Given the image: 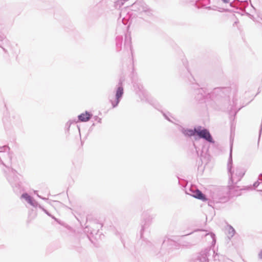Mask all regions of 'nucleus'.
<instances>
[{
	"label": "nucleus",
	"mask_w": 262,
	"mask_h": 262,
	"mask_svg": "<svg viewBox=\"0 0 262 262\" xmlns=\"http://www.w3.org/2000/svg\"><path fill=\"white\" fill-rule=\"evenodd\" d=\"M196 131H198V129H194V130H192V129L186 130L185 131V134L188 136H194L195 133H196Z\"/></svg>",
	"instance_id": "nucleus-5"
},
{
	"label": "nucleus",
	"mask_w": 262,
	"mask_h": 262,
	"mask_svg": "<svg viewBox=\"0 0 262 262\" xmlns=\"http://www.w3.org/2000/svg\"><path fill=\"white\" fill-rule=\"evenodd\" d=\"M123 94V88L119 87L117 91V92H116V98L114 102H112L113 107H114L118 105V104L119 102V99L122 97Z\"/></svg>",
	"instance_id": "nucleus-2"
},
{
	"label": "nucleus",
	"mask_w": 262,
	"mask_h": 262,
	"mask_svg": "<svg viewBox=\"0 0 262 262\" xmlns=\"http://www.w3.org/2000/svg\"><path fill=\"white\" fill-rule=\"evenodd\" d=\"M91 117L92 114L88 112H85L78 116V119L81 122H86L90 119Z\"/></svg>",
	"instance_id": "nucleus-4"
},
{
	"label": "nucleus",
	"mask_w": 262,
	"mask_h": 262,
	"mask_svg": "<svg viewBox=\"0 0 262 262\" xmlns=\"http://www.w3.org/2000/svg\"><path fill=\"white\" fill-rule=\"evenodd\" d=\"M196 134L200 138H204L209 142L212 141V137L207 129L201 130L198 129V131H196Z\"/></svg>",
	"instance_id": "nucleus-1"
},
{
	"label": "nucleus",
	"mask_w": 262,
	"mask_h": 262,
	"mask_svg": "<svg viewBox=\"0 0 262 262\" xmlns=\"http://www.w3.org/2000/svg\"><path fill=\"white\" fill-rule=\"evenodd\" d=\"M21 197L24 198L26 200V201L31 203V198L30 197V196H29L28 194L27 193H25V194H23L22 195H21Z\"/></svg>",
	"instance_id": "nucleus-6"
},
{
	"label": "nucleus",
	"mask_w": 262,
	"mask_h": 262,
	"mask_svg": "<svg viewBox=\"0 0 262 262\" xmlns=\"http://www.w3.org/2000/svg\"><path fill=\"white\" fill-rule=\"evenodd\" d=\"M261 256L262 257V254H261Z\"/></svg>",
	"instance_id": "nucleus-9"
},
{
	"label": "nucleus",
	"mask_w": 262,
	"mask_h": 262,
	"mask_svg": "<svg viewBox=\"0 0 262 262\" xmlns=\"http://www.w3.org/2000/svg\"><path fill=\"white\" fill-rule=\"evenodd\" d=\"M229 230H231L232 232H234V230L231 227L229 228Z\"/></svg>",
	"instance_id": "nucleus-7"
},
{
	"label": "nucleus",
	"mask_w": 262,
	"mask_h": 262,
	"mask_svg": "<svg viewBox=\"0 0 262 262\" xmlns=\"http://www.w3.org/2000/svg\"><path fill=\"white\" fill-rule=\"evenodd\" d=\"M192 196L196 199L202 200L203 201H206L207 200V198L205 197V195H204L202 192L197 189L193 192V194Z\"/></svg>",
	"instance_id": "nucleus-3"
},
{
	"label": "nucleus",
	"mask_w": 262,
	"mask_h": 262,
	"mask_svg": "<svg viewBox=\"0 0 262 262\" xmlns=\"http://www.w3.org/2000/svg\"><path fill=\"white\" fill-rule=\"evenodd\" d=\"M224 3H228L229 0H222Z\"/></svg>",
	"instance_id": "nucleus-8"
}]
</instances>
